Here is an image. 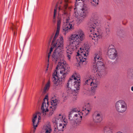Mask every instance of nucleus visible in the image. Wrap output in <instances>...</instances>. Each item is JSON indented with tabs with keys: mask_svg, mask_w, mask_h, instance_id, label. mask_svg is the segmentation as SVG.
Returning <instances> with one entry per match:
<instances>
[{
	"mask_svg": "<svg viewBox=\"0 0 133 133\" xmlns=\"http://www.w3.org/2000/svg\"><path fill=\"white\" fill-rule=\"evenodd\" d=\"M52 122L57 125V129L59 131H63L65 128L68 121L64 115L59 114L53 118Z\"/></svg>",
	"mask_w": 133,
	"mask_h": 133,
	"instance_id": "6e6552de",
	"label": "nucleus"
},
{
	"mask_svg": "<svg viewBox=\"0 0 133 133\" xmlns=\"http://www.w3.org/2000/svg\"><path fill=\"white\" fill-rule=\"evenodd\" d=\"M115 106L116 110L119 112L123 113L126 110L127 104L123 100H120L117 101L115 103Z\"/></svg>",
	"mask_w": 133,
	"mask_h": 133,
	"instance_id": "f8f14e48",
	"label": "nucleus"
},
{
	"mask_svg": "<svg viewBox=\"0 0 133 133\" xmlns=\"http://www.w3.org/2000/svg\"><path fill=\"white\" fill-rule=\"evenodd\" d=\"M85 37L84 33L82 29H79L76 30L68 37L69 45L66 48V52L68 54L67 56V59L69 61L72 52L78 51L76 58L78 66L85 61L89 51V46L85 44L84 47L82 48H80L79 50H78L79 43L84 40Z\"/></svg>",
	"mask_w": 133,
	"mask_h": 133,
	"instance_id": "f03ea898",
	"label": "nucleus"
},
{
	"mask_svg": "<svg viewBox=\"0 0 133 133\" xmlns=\"http://www.w3.org/2000/svg\"><path fill=\"white\" fill-rule=\"evenodd\" d=\"M75 10L77 9L78 12L75 11L74 14L75 17L76 23L79 24L83 22L87 16L88 12V8L86 4V0H76Z\"/></svg>",
	"mask_w": 133,
	"mask_h": 133,
	"instance_id": "39448f33",
	"label": "nucleus"
},
{
	"mask_svg": "<svg viewBox=\"0 0 133 133\" xmlns=\"http://www.w3.org/2000/svg\"><path fill=\"white\" fill-rule=\"evenodd\" d=\"M84 80L85 84L91 86V92L92 94H95L99 84L97 78L90 76L87 77Z\"/></svg>",
	"mask_w": 133,
	"mask_h": 133,
	"instance_id": "9d476101",
	"label": "nucleus"
},
{
	"mask_svg": "<svg viewBox=\"0 0 133 133\" xmlns=\"http://www.w3.org/2000/svg\"><path fill=\"white\" fill-rule=\"evenodd\" d=\"M60 26L59 25H57V29L56 30V32H59L60 30Z\"/></svg>",
	"mask_w": 133,
	"mask_h": 133,
	"instance_id": "b1692460",
	"label": "nucleus"
},
{
	"mask_svg": "<svg viewBox=\"0 0 133 133\" xmlns=\"http://www.w3.org/2000/svg\"><path fill=\"white\" fill-rule=\"evenodd\" d=\"M109 57L112 59H115L117 56V53L116 50L114 48L109 49L108 52Z\"/></svg>",
	"mask_w": 133,
	"mask_h": 133,
	"instance_id": "4468645a",
	"label": "nucleus"
},
{
	"mask_svg": "<svg viewBox=\"0 0 133 133\" xmlns=\"http://www.w3.org/2000/svg\"><path fill=\"white\" fill-rule=\"evenodd\" d=\"M59 33L56 31L52 42V45L56 47L51 56L52 59L55 63H58L56 67L57 71H55L53 74V81L57 86L62 84L60 78L64 79L70 70V68L64 60V49L63 37L61 36L57 39Z\"/></svg>",
	"mask_w": 133,
	"mask_h": 133,
	"instance_id": "f257e3e1",
	"label": "nucleus"
},
{
	"mask_svg": "<svg viewBox=\"0 0 133 133\" xmlns=\"http://www.w3.org/2000/svg\"><path fill=\"white\" fill-rule=\"evenodd\" d=\"M49 67V64L48 63V64H47V69L46 70H48V68Z\"/></svg>",
	"mask_w": 133,
	"mask_h": 133,
	"instance_id": "cd10ccee",
	"label": "nucleus"
},
{
	"mask_svg": "<svg viewBox=\"0 0 133 133\" xmlns=\"http://www.w3.org/2000/svg\"><path fill=\"white\" fill-rule=\"evenodd\" d=\"M102 120V117L100 114L95 113L93 115V121L95 123H99Z\"/></svg>",
	"mask_w": 133,
	"mask_h": 133,
	"instance_id": "dca6fc26",
	"label": "nucleus"
},
{
	"mask_svg": "<svg viewBox=\"0 0 133 133\" xmlns=\"http://www.w3.org/2000/svg\"><path fill=\"white\" fill-rule=\"evenodd\" d=\"M69 2V0H59L54 9L53 16L54 22L56 21L57 13L63 18V32L65 35L74 29V20L70 18V14L66 11Z\"/></svg>",
	"mask_w": 133,
	"mask_h": 133,
	"instance_id": "7ed1b4c3",
	"label": "nucleus"
},
{
	"mask_svg": "<svg viewBox=\"0 0 133 133\" xmlns=\"http://www.w3.org/2000/svg\"><path fill=\"white\" fill-rule=\"evenodd\" d=\"M98 0H91V3L92 5L96 6L98 4Z\"/></svg>",
	"mask_w": 133,
	"mask_h": 133,
	"instance_id": "4be33fe9",
	"label": "nucleus"
},
{
	"mask_svg": "<svg viewBox=\"0 0 133 133\" xmlns=\"http://www.w3.org/2000/svg\"><path fill=\"white\" fill-rule=\"evenodd\" d=\"M98 18V15H95L94 19L96 21H94L93 24L90 26L89 29L90 32V38L96 41L99 40L102 38L101 34L99 32V29L100 26V22L97 21Z\"/></svg>",
	"mask_w": 133,
	"mask_h": 133,
	"instance_id": "0eeeda50",
	"label": "nucleus"
},
{
	"mask_svg": "<svg viewBox=\"0 0 133 133\" xmlns=\"http://www.w3.org/2000/svg\"><path fill=\"white\" fill-rule=\"evenodd\" d=\"M131 90L132 91H133V86L131 87Z\"/></svg>",
	"mask_w": 133,
	"mask_h": 133,
	"instance_id": "c85d7f7f",
	"label": "nucleus"
},
{
	"mask_svg": "<svg viewBox=\"0 0 133 133\" xmlns=\"http://www.w3.org/2000/svg\"><path fill=\"white\" fill-rule=\"evenodd\" d=\"M71 8H72V7H71V6L68 7V8L69 9H71Z\"/></svg>",
	"mask_w": 133,
	"mask_h": 133,
	"instance_id": "c756f323",
	"label": "nucleus"
},
{
	"mask_svg": "<svg viewBox=\"0 0 133 133\" xmlns=\"http://www.w3.org/2000/svg\"><path fill=\"white\" fill-rule=\"evenodd\" d=\"M106 32L107 33H108L109 31V26H108L107 28H106L105 29Z\"/></svg>",
	"mask_w": 133,
	"mask_h": 133,
	"instance_id": "393cba45",
	"label": "nucleus"
},
{
	"mask_svg": "<svg viewBox=\"0 0 133 133\" xmlns=\"http://www.w3.org/2000/svg\"><path fill=\"white\" fill-rule=\"evenodd\" d=\"M17 28V27L16 26V25L15 24H12V31L14 33V35H15L16 34Z\"/></svg>",
	"mask_w": 133,
	"mask_h": 133,
	"instance_id": "412c9836",
	"label": "nucleus"
},
{
	"mask_svg": "<svg viewBox=\"0 0 133 133\" xmlns=\"http://www.w3.org/2000/svg\"><path fill=\"white\" fill-rule=\"evenodd\" d=\"M103 62V61H100L98 62H93V72L100 77L103 76L105 74V65Z\"/></svg>",
	"mask_w": 133,
	"mask_h": 133,
	"instance_id": "1a4fd4ad",
	"label": "nucleus"
},
{
	"mask_svg": "<svg viewBox=\"0 0 133 133\" xmlns=\"http://www.w3.org/2000/svg\"><path fill=\"white\" fill-rule=\"evenodd\" d=\"M102 54V52L100 51L95 53L94 56L93 62H98L100 61H103Z\"/></svg>",
	"mask_w": 133,
	"mask_h": 133,
	"instance_id": "2eb2a0df",
	"label": "nucleus"
},
{
	"mask_svg": "<svg viewBox=\"0 0 133 133\" xmlns=\"http://www.w3.org/2000/svg\"><path fill=\"white\" fill-rule=\"evenodd\" d=\"M43 128L45 131V133H51L52 130L50 123L49 122L46 123Z\"/></svg>",
	"mask_w": 133,
	"mask_h": 133,
	"instance_id": "f3484780",
	"label": "nucleus"
},
{
	"mask_svg": "<svg viewBox=\"0 0 133 133\" xmlns=\"http://www.w3.org/2000/svg\"><path fill=\"white\" fill-rule=\"evenodd\" d=\"M103 131L104 133H113V128L109 126H105L104 128Z\"/></svg>",
	"mask_w": 133,
	"mask_h": 133,
	"instance_id": "6ab92c4d",
	"label": "nucleus"
},
{
	"mask_svg": "<svg viewBox=\"0 0 133 133\" xmlns=\"http://www.w3.org/2000/svg\"><path fill=\"white\" fill-rule=\"evenodd\" d=\"M130 78L133 81V74H132L131 75Z\"/></svg>",
	"mask_w": 133,
	"mask_h": 133,
	"instance_id": "bb28decb",
	"label": "nucleus"
},
{
	"mask_svg": "<svg viewBox=\"0 0 133 133\" xmlns=\"http://www.w3.org/2000/svg\"><path fill=\"white\" fill-rule=\"evenodd\" d=\"M38 115L39 116V117L38 118V120L37 122L36 121L37 119V115L36 114H34L33 115V117L32 119V122L33 123V125L34 127H35V128L37 127V124L39 122V121L41 119V117L39 115V114Z\"/></svg>",
	"mask_w": 133,
	"mask_h": 133,
	"instance_id": "a211bd4d",
	"label": "nucleus"
},
{
	"mask_svg": "<svg viewBox=\"0 0 133 133\" xmlns=\"http://www.w3.org/2000/svg\"><path fill=\"white\" fill-rule=\"evenodd\" d=\"M81 111H77L75 109L71 111L69 114V119L70 120L75 121V122L72 125L75 129L76 128L81 124L82 116H86L89 113L91 109L90 105L88 104L83 108Z\"/></svg>",
	"mask_w": 133,
	"mask_h": 133,
	"instance_id": "423d86ee",
	"label": "nucleus"
},
{
	"mask_svg": "<svg viewBox=\"0 0 133 133\" xmlns=\"http://www.w3.org/2000/svg\"><path fill=\"white\" fill-rule=\"evenodd\" d=\"M48 96L46 95L44 98L43 102L42 103L41 109L42 112L41 115L44 116H48L50 111L48 109V107L49 105V102L48 101Z\"/></svg>",
	"mask_w": 133,
	"mask_h": 133,
	"instance_id": "9b49d317",
	"label": "nucleus"
},
{
	"mask_svg": "<svg viewBox=\"0 0 133 133\" xmlns=\"http://www.w3.org/2000/svg\"><path fill=\"white\" fill-rule=\"evenodd\" d=\"M81 82L80 76L77 73L75 72L68 80L66 85L67 92H63L62 95V98L65 100L68 96H75L76 99L78 94V90L79 89Z\"/></svg>",
	"mask_w": 133,
	"mask_h": 133,
	"instance_id": "20e7f679",
	"label": "nucleus"
},
{
	"mask_svg": "<svg viewBox=\"0 0 133 133\" xmlns=\"http://www.w3.org/2000/svg\"><path fill=\"white\" fill-rule=\"evenodd\" d=\"M61 19H59L57 21V25H61Z\"/></svg>",
	"mask_w": 133,
	"mask_h": 133,
	"instance_id": "a878e982",
	"label": "nucleus"
},
{
	"mask_svg": "<svg viewBox=\"0 0 133 133\" xmlns=\"http://www.w3.org/2000/svg\"><path fill=\"white\" fill-rule=\"evenodd\" d=\"M52 46L51 47V48H50V51L49 52V53L48 54V62H49V58L50 57V56L51 54V52L53 51V49L54 47H56V46H54L53 45H52Z\"/></svg>",
	"mask_w": 133,
	"mask_h": 133,
	"instance_id": "5701e85b",
	"label": "nucleus"
},
{
	"mask_svg": "<svg viewBox=\"0 0 133 133\" xmlns=\"http://www.w3.org/2000/svg\"><path fill=\"white\" fill-rule=\"evenodd\" d=\"M58 103L59 101L56 97H54L52 98L50 101L51 106H50L49 108V111L50 112L48 116H51L52 115L56 109Z\"/></svg>",
	"mask_w": 133,
	"mask_h": 133,
	"instance_id": "ddd939ff",
	"label": "nucleus"
},
{
	"mask_svg": "<svg viewBox=\"0 0 133 133\" xmlns=\"http://www.w3.org/2000/svg\"><path fill=\"white\" fill-rule=\"evenodd\" d=\"M50 85V82L49 81H48L46 84L43 90L42 94L44 95L48 91Z\"/></svg>",
	"mask_w": 133,
	"mask_h": 133,
	"instance_id": "aec40b11",
	"label": "nucleus"
}]
</instances>
